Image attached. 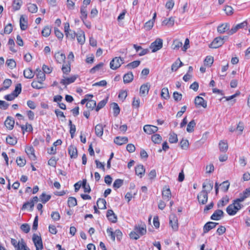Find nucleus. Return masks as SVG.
<instances>
[{
	"mask_svg": "<svg viewBox=\"0 0 250 250\" xmlns=\"http://www.w3.org/2000/svg\"><path fill=\"white\" fill-rule=\"evenodd\" d=\"M64 32L65 37L68 40L74 41L75 38H77L78 42L81 44L83 45L85 42V36L84 32L79 29L77 33L75 31L70 29L69 23L65 22L64 26Z\"/></svg>",
	"mask_w": 250,
	"mask_h": 250,
	"instance_id": "obj_1",
	"label": "nucleus"
},
{
	"mask_svg": "<svg viewBox=\"0 0 250 250\" xmlns=\"http://www.w3.org/2000/svg\"><path fill=\"white\" fill-rule=\"evenodd\" d=\"M146 225L144 222H141L139 224L134 226V230L129 233V236L132 239L137 240L140 236L146 234Z\"/></svg>",
	"mask_w": 250,
	"mask_h": 250,
	"instance_id": "obj_2",
	"label": "nucleus"
},
{
	"mask_svg": "<svg viewBox=\"0 0 250 250\" xmlns=\"http://www.w3.org/2000/svg\"><path fill=\"white\" fill-rule=\"evenodd\" d=\"M243 207L244 205L241 204V202L237 198L233 200L232 203L227 207L226 212L229 215L233 216Z\"/></svg>",
	"mask_w": 250,
	"mask_h": 250,
	"instance_id": "obj_3",
	"label": "nucleus"
},
{
	"mask_svg": "<svg viewBox=\"0 0 250 250\" xmlns=\"http://www.w3.org/2000/svg\"><path fill=\"white\" fill-rule=\"evenodd\" d=\"M11 243L16 250H30L27 247L23 239H21L20 241H17L15 239L12 238L11 239Z\"/></svg>",
	"mask_w": 250,
	"mask_h": 250,
	"instance_id": "obj_4",
	"label": "nucleus"
},
{
	"mask_svg": "<svg viewBox=\"0 0 250 250\" xmlns=\"http://www.w3.org/2000/svg\"><path fill=\"white\" fill-rule=\"evenodd\" d=\"M228 38L227 36H224L223 37H217L215 38L212 42L209 45V47L210 48H218L221 47L224 43V39Z\"/></svg>",
	"mask_w": 250,
	"mask_h": 250,
	"instance_id": "obj_5",
	"label": "nucleus"
},
{
	"mask_svg": "<svg viewBox=\"0 0 250 250\" xmlns=\"http://www.w3.org/2000/svg\"><path fill=\"white\" fill-rule=\"evenodd\" d=\"M124 62V60L121 57H116L114 58L110 62V68L112 70H116L119 68Z\"/></svg>",
	"mask_w": 250,
	"mask_h": 250,
	"instance_id": "obj_6",
	"label": "nucleus"
},
{
	"mask_svg": "<svg viewBox=\"0 0 250 250\" xmlns=\"http://www.w3.org/2000/svg\"><path fill=\"white\" fill-rule=\"evenodd\" d=\"M39 198L37 196H34L29 201L25 202L21 208V210H25L29 208L30 211H32L34 208V204L38 202Z\"/></svg>",
	"mask_w": 250,
	"mask_h": 250,
	"instance_id": "obj_7",
	"label": "nucleus"
},
{
	"mask_svg": "<svg viewBox=\"0 0 250 250\" xmlns=\"http://www.w3.org/2000/svg\"><path fill=\"white\" fill-rule=\"evenodd\" d=\"M163 47V40L160 38L157 39L154 42H152L150 45V48L152 52H155L161 49Z\"/></svg>",
	"mask_w": 250,
	"mask_h": 250,
	"instance_id": "obj_8",
	"label": "nucleus"
},
{
	"mask_svg": "<svg viewBox=\"0 0 250 250\" xmlns=\"http://www.w3.org/2000/svg\"><path fill=\"white\" fill-rule=\"evenodd\" d=\"M66 76L67 75H63V79L60 81V83L65 86L74 83L78 77V75H72L69 77H66Z\"/></svg>",
	"mask_w": 250,
	"mask_h": 250,
	"instance_id": "obj_9",
	"label": "nucleus"
},
{
	"mask_svg": "<svg viewBox=\"0 0 250 250\" xmlns=\"http://www.w3.org/2000/svg\"><path fill=\"white\" fill-rule=\"evenodd\" d=\"M169 225L174 231L178 230L179 228L178 218L175 214L169 216Z\"/></svg>",
	"mask_w": 250,
	"mask_h": 250,
	"instance_id": "obj_10",
	"label": "nucleus"
},
{
	"mask_svg": "<svg viewBox=\"0 0 250 250\" xmlns=\"http://www.w3.org/2000/svg\"><path fill=\"white\" fill-rule=\"evenodd\" d=\"M162 198L164 200L168 201L170 200L172 195L170 188L168 186L164 187L162 190Z\"/></svg>",
	"mask_w": 250,
	"mask_h": 250,
	"instance_id": "obj_11",
	"label": "nucleus"
},
{
	"mask_svg": "<svg viewBox=\"0 0 250 250\" xmlns=\"http://www.w3.org/2000/svg\"><path fill=\"white\" fill-rule=\"evenodd\" d=\"M33 241L36 247V250H42L43 244L42 238L40 236L34 234L33 236Z\"/></svg>",
	"mask_w": 250,
	"mask_h": 250,
	"instance_id": "obj_12",
	"label": "nucleus"
},
{
	"mask_svg": "<svg viewBox=\"0 0 250 250\" xmlns=\"http://www.w3.org/2000/svg\"><path fill=\"white\" fill-rule=\"evenodd\" d=\"M25 151L31 160L35 161L37 159L35 154V149L32 146H26L25 148Z\"/></svg>",
	"mask_w": 250,
	"mask_h": 250,
	"instance_id": "obj_13",
	"label": "nucleus"
},
{
	"mask_svg": "<svg viewBox=\"0 0 250 250\" xmlns=\"http://www.w3.org/2000/svg\"><path fill=\"white\" fill-rule=\"evenodd\" d=\"M197 199L199 203L204 205L207 203L208 199V194L205 190H202L197 196Z\"/></svg>",
	"mask_w": 250,
	"mask_h": 250,
	"instance_id": "obj_14",
	"label": "nucleus"
},
{
	"mask_svg": "<svg viewBox=\"0 0 250 250\" xmlns=\"http://www.w3.org/2000/svg\"><path fill=\"white\" fill-rule=\"evenodd\" d=\"M194 104L196 107H203L206 108L207 106L206 101L200 96H196L194 100Z\"/></svg>",
	"mask_w": 250,
	"mask_h": 250,
	"instance_id": "obj_15",
	"label": "nucleus"
},
{
	"mask_svg": "<svg viewBox=\"0 0 250 250\" xmlns=\"http://www.w3.org/2000/svg\"><path fill=\"white\" fill-rule=\"evenodd\" d=\"M143 129L146 134H152L158 131V128L155 125H144Z\"/></svg>",
	"mask_w": 250,
	"mask_h": 250,
	"instance_id": "obj_16",
	"label": "nucleus"
},
{
	"mask_svg": "<svg viewBox=\"0 0 250 250\" xmlns=\"http://www.w3.org/2000/svg\"><path fill=\"white\" fill-rule=\"evenodd\" d=\"M54 58L57 62L60 64L66 62L65 61L66 57L65 54L60 51L55 53Z\"/></svg>",
	"mask_w": 250,
	"mask_h": 250,
	"instance_id": "obj_17",
	"label": "nucleus"
},
{
	"mask_svg": "<svg viewBox=\"0 0 250 250\" xmlns=\"http://www.w3.org/2000/svg\"><path fill=\"white\" fill-rule=\"evenodd\" d=\"M61 69L63 75H68L71 71V62L68 61L63 63Z\"/></svg>",
	"mask_w": 250,
	"mask_h": 250,
	"instance_id": "obj_18",
	"label": "nucleus"
},
{
	"mask_svg": "<svg viewBox=\"0 0 250 250\" xmlns=\"http://www.w3.org/2000/svg\"><path fill=\"white\" fill-rule=\"evenodd\" d=\"M218 224V223L216 222H207L203 227V233L204 234L208 233L209 230L215 228Z\"/></svg>",
	"mask_w": 250,
	"mask_h": 250,
	"instance_id": "obj_19",
	"label": "nucleus"
},
{
	"mask_svg": "<svg viewBox=\"0 0 250 250\" xmlns=\"http://www.w3.org/2000/svg\"><path fill=\"white\" fill-rule=\"evenodd\" d=\"M150 84L148 83L142 84L140 88V95L145 96L148 94L150 89Z\"/></svg>",
	"mask_w": 250,
	"mask_h": 250,
	"instance_id": "obj_20",
	"label": "nucleus"
},
{
	"mask_svg": "<svg viewBox=\"0 0 250 250\" xmlns=\"http://www.w3.org/2000/svg\"><path fill=\"white\" fill-rule=\"evenodd\" d=\"M106 216L108 220L113 223L117 222V217L112 209L107 210Z\"/></svg>",
	"mask_w": 250,
	"mask_h": 250,
	"instance_id": "obj_21",
	"label": "nucleus"
},
{
	"mask_svg": "<svg viewBox=\"0 0 250 250\" xmlns=\"http://www.w3.org/2000/svg\"><path fill=\"white\" fill-rule=\"evenodd\" d=\"M128 141L127 137L117 136L114 139V143L118 146H122L126 144Z\"/></svg>",
	"mask_w": 250,
	"mask_h": 250,
	"instance_id": "obj_22",
	"label": "nucleus"
},
{
	"mask_svg": "<svg viewBox=\"0 0 250 250\" xmlns=\"http://www.w3.org/2000/svg\"><path fill=\"white\" fill-rule=\"evenodd\" d=\"M20 25L21 30H25L28 27V22L27 17L25 15H21L20 20Z\"/></svg>",
	"mask_w": 250,
	"mask_h": 250,
	"instance_id": "obj_23",
	"label": "nucleus"
},
{
	"mask_svg": "<svg viewBox=\"0 0 250 250\" xmlns=\"http://www.w3.org/2000/svg\"><path fill=\"white\" fill-rule=\"evenodd\" d=\"M213 182L210 180H206L205 182L203 184V189L202 190H205L208 194L212 190L213 188Z\"/></svg>",
	"mask_w": 250,
	"mask_h": 250,
	"instance_id": "obj_24",
	"label": "nucleus"
},
{
	"mask_svg": "<svg viewBox=\"0 0 250 250\" xmlns=\"http://www.w3.org/2000/svg\"><path fill=\"white\" fill-rule=\"evenodd\" d=\"M14 124L15 121L14 119L10 116H8L4 122L6 127L9 130H12L14 127Z\"/></svg>",
	"mask_w": 250,
	"mask_h": 250,
	"instance_id": "obj_25",
	"label": "nucleus"
},
{
	"mask_svg": "<svg viewBox=\"0 0 250 250\" xmlns=\"http://www.w3.org/2000/svg\"><path fill=\"white\" fill-rule=\"evenodd\" d=\"M224 212L222 210H216L210 217V219L213 220H219L223 216Z\"/></svg>",
	"mask_w": 250,
	"mask_h": 250,
	"instance_id": "obj_26",
	"label": "nucleus"
},
{
	"mask_svg": "<svg viewBox=\"0 0 250 250\" xmlns=\"http://www.w3.org/2000/svg\"><path fill=\"white\" fill-rule=\"evenodd\" d=\"M135 173L137 175L142 178L145 173V168L143 165H138L135 167Z\"/></svg>",
	"mask_w": 250,
	"mask_h": 250,
	"instance_id": "obj_27",
	"label": "nucleus"
},
{
	"mask_svg": "<svg viewBox=\"0 0 250 250\" xmlns=\"http://www.w3.org/2000/svg\"><path fill=\"white\" fill-rule=\"evenodd\" d=\"M68 154L71 158H76L78 156L77 149L76 146L71 145L68 149Z\"/></svg>",
	"mask_w": 250,
	"mask_h": 250,
	"instance_id": "obj_28",
	"label": "nucleus"
},
{
	"mask_svg": "<svg viewBox=\"0 0 250 250\" xmlns=\"http://www.w3.org/2000/svg\"><path fill=\"white\" fill-rule=\"evenodd\" d=\"M31 86L35 89H40L45 87L43 82L34 80L31 83Z\"/></svg>",
	"mask_w": 250,
	"mask_h": 250,
	"instance_id": "obj_29",
	"label": "nucleus"
},
{
	"mask_svg": "<svg viewBox=\"0 0 250 250\" xmlns=\"http://www.w3.org/2000/svg\"><path fill=\"white\" fill-rule=\"evenodd\" d=\"M229 24L228 23H224L217 27V31L220 34H223L229 29Z\"/></svg>",
	"mask_w": 250,
	"mask_h": 250,
	"instance_id": "obj_30",
	"label": "nucleus"
},
{
	"mask_svg": "<svg viewBox=\"0 0 250 250\" xmlns=\"http://www.w3.org/2000/svg\"><path fill=\"white\" fill-rule=\"evenodd\" d=\"M96 135L97 137H101L103 136L104 133V126L101 124H97L95 127Z\"/></svg>",
	"mask_w": 250,
	"mask_h": 250,
	"instance_id": "obj_31",
	"label": "nucleus"
},
{
	"mask_svg": "<svg viewBox=\"0 0 250 250\" xmlns=\"http://www.w3.org/2000/svg\"><path fill=\"white\" fill-rule=\"evenodd\" d=\"M133 75L131 72L125 74L123 76V81L125 83H131L133 80Z\"/></svg>",
	"mask_w": 250,
	"mask_h": 250,
	"instance_id": "obj_32",
	"label": "nucleus"
},
{
	"mask_svg": "<svg viewBox=\"0 0 250 250\" xmlns=\"http://www.w3.org/2000/svg\"><path fill=\"white\" fill-rule=\"evenodd\" d=\"M106 202L104 199L99 198L97 201L96 206L99 209H105L106 208Z\"/></svg>",
	"mask_w": 250,
	"mask_h": 250,
	"instance_id": "obj_33",
	"label": "nucleus"
},
{
	"mask_svg": "<svg viewBox=\"0 0 250 250\" xmlns=\"http://www.w3.org/2000/svg\"><path fill=\"white\" fill-rule=\"evenodd\" d=\"M162 24L163 26H167L172 27L174 24V19L171 17L168 19H166L162 22Z\"/></svg>",
	"mask_w": 250,
	"mask_h": 250,
	"instance_id": "obj_34",
	"label": "nucleus"
},
{
	"mask_svg": "<svg viewBox=\"0 0 250 250\" xmlns=\"http://www.w3.org/2000/svg\"><path fill=\"white\" fill-rule=\"evenodd\" d=\"M250 196V187L246 188L242 193L240 194V197L238 199L242 202L245 199Z\"/></svg>",
	"mask_w": 250,
	"mask_h": 250,
	"instance_id": "obj_35",
	"label": "nucleus"
},
{
	"mask_svg": "<svg viewBox=\"0 0 250 250\" xmlns=\"http://www.w3.org/2000/svg\"><path fill=\"white\" fill-rule=\"evenodd\" d=\"M23 75L25 78L32 79L34 76V72L30 68H27L24 70Z\"/></svg>",
	"mask_w": 250,
	"mask_h": 250,
	"instance_id": "obj_36",
	"label": "nucleus"
},
{
	"mask_svg": "<svg viewBox=\"0 0 250 250\" xmlns=\"http://www.w3.org/2000/svg\"><path fill=\"white\" fill-rule=\"evenodd\" d=\"M182 62L180 61V59L178 58L174 63L171 65V71H176L179 67L183 65Z\"/></svg>",
	"mask_w": 250,
	"mask_h": 250,
	"instance_id": "obj_37",
	"label": "nucleus"
},
{
	"mask_svg": "<svg viewBox=\"0 0 250 250\" xmlns=\"http://www.w3.org/2000/svg\"><path fill=\"white\" fill-rule=\"evenodd\" d=\"M80 18L82 21L86 20L87 17V12L86 6L82 5L80 9Z\"/></svg>",
	"mask_w": 250,
	"mask_h": 250,
	"instance_id": "obj_38",
	"label": "nucleus"
},
{
	"mask_svg": "<svg viewBox=\"0 0 250 250\" xmlns=\"http://www.w3.org/2000/svg\"><path fill=\"white\" fill-rule=\"evenodd\" d=\"M20 126L21 129L23 134H24L25 132H31L33 131V127L30 124L27 123L25 125H20Z\"/></svg>",
	"mask_w": 250,
	"mask_h": 250,
	"instance_id": "obj_39",
	"label": "nucleus"
},
{
	"mask_svg": "<svg viewBox=\"0 0 250 250\" xmlns=\"http://www.w3.org/2000/svg\"><path fill=\"white\" fill-rule=\"evenodd\" d=\"M6 143L11 145L14 146L17 143V138L15 136L8 135L6 138Z\"/></svg>",
	"mask_w": 250,
	"mask_h": 250,
	"instance_id": "obj_40",
	"label": "nucleus"
},
{
	"mask_svg": "<svg viewBox=\"0 0 250 250\" xmlns=\"http://www.w3.org/2000/svg\"><path fill=\"white\" fill-rule=\"evenodd\" d=\"M104 63L101 62L90 69L89 72L91 74H94L96 72L100 70L103 67Z\"/></svg>",
	"mask_w": 250,
	"mask_h": 250,
	"instance_id": "obj_41",
	"label": "nucleus"
},
{
	"mask_svg": "<svg viewBox=\"0 0 250 250\" xmlns=\"http://www.w3.org/2000/svg\"><path fill=\"white\" fill-rule=\"evenodd\" d=\"M219 147L221 151H227L228 148V145L227 141H225L223 140L220 141L219 144Z\"/></svg>",
	"mask_w": 250,
	"mask_h": 250,
	"instance_id": "obj_42",
	"label": "nucleus"
},
{
	"mask_svg": "<svg viewBox=\"0 0 250 250\" xmlns=\"http://www.w3.org/2000/svg\"><path fill=\"white\" fill-rule=\"evenodd\" d=\"M151 140L155 144H160L162 141V138L159 134H154L151 136Z\"/></svg>",
	"mask_w": 250,
	"mask_h": 250,
	"instance_id": "obj_43",
	"label": "nucleus"
},
{
	"mask_svg": "<svg viewBox=\"0 0 250 250\" xmlns=\"http://www.w3.org/2000/svg\"><path fill=\"white\" fill-rule=\"evenodd\" d=\"M229 202V199L228 196L223 197L221 200L219 201L217 203V206L218 208L223 207L226 206Z\"/></svg>",
	"mask_w": 250,
	"mask_h": 250,
	"instance_id": "obj_44",
	"label": "nucleus"
},
{
	"mask_svg": "<svg viewBox=\"0 0 250 250\" xmlns=\"http://www.w3.org/2000/svg\"><path fill=\"white\" fill-rule=\"evenodd\" d=\"M22 4V0H14L12 7L14 11L19 10Z\"/></svg>",
	"mask_w": 250,
	"mask_h": 250,
	"instance_id": "obj_45",
	"label": "nucleus"
},
{
	"mask_svg": "<svg viewBox=\"0 0 250 250\" xmlns=\"http://www.w3.org/2000/svg\"><path fill=\"white\" fill-rule=\"evenodd\" d=\"M6 65L10 69H13L16 67V62L13 59H7L6 61Z\"/></svg>",
	"mask_w": 250,
	"mask_h": 250,
	"instance_id": "obj_46",
	"label": "nucleus"
},
{
	"mask_svg": "<svg viewBox=\"0 0 250 250\" xmlns=\"http://www.w3.org/2000/svg\"><path fill=\"white\" fill-rule=\"evenodd\" d=\"M96 105V102L95 100H92L91 101H87L86 104V107L90 110H92L95 109Z\"/></svg>",
	"mask_w": 250,
	"mask_h": 250,
	"instance_id": "obj_47",
	"label": "nucleus"
},
{
	"mask_svg": "<svg viewBox=\"0 0 250 250\" xmlns=\"http://www.w3.org/2000/svg\"><path fill=\"white\" fill-rule=\"evenodd\" d=\"M51 32V27L48 25L45 26L42 30V34L43 36L47 37L50 35Z\"/></svg>",
	"mask_w": 250,
	"mask_h": 250,
	"instance_id": "obj_48",
	"label": "nucleus"
},
{
	"mask_svg": "<svg viewBox=\"0 0 250 250\" xmlns=\"http://www.w3.org/2000/svg\"><path fill=\"white\" fill-rule=\"evenodd\" d=\"M182 42L180 41L178 39H175L173 41L172 43V48L174 50H178L182 46Z\"/></svg>",
	"mask_w": 250,
	"mask_h": 250,
	"instance_id": "obj_49",
	"label": "nucleus"
},
{
	"mask_svg": "<svg viewBox=\"0 0 250 250\" xmlns=\"http://www.w3.org/2000/svg\"><path fill=\"white\" fill-rule=\"evenodd\" d=\"M124 183V180L120 179H117L115 180L113 184V187L115 190L120 188Z\"/></svg>",
	"mask_w": 250,
	"mask_h": 250,
	"instance_id": "obj_50",
	"label": "nucleus"
},
{
	"mask_svg": "<svg viewBox=\"0 0 250 250\" xmlns=\"http://www.w3.org/2000/svg\"><path fill=\"white\" fill-rule=\"evenodd\" d=\"M196 125V123L194 120H192L188 124L187 131L191 133L193 132L194 128Z\"/></svg>",
	"mask_w": 250,
	"mask_h": 250,
	"instance_id": "obj_51",
	"label": "nucleus"
},
{
	"mask_svg": "<svg viewBox=\"0 0 250 250\" xmlns=\"http://www.w3.org/2000/svg\"><path fill=\"white\" fill-rule=\"evenodd\" d=\"M36 79L41 82H44L45 80V73L43 71L39 70L36 75Z\"/></svg>",
	"mask_w": 250,
	"mask_h": 250,
	"instance_id": "obj_52",
	"label": "nucleus"
},
{
	"mask_svg": "<svg viewBox=\"0 0 250 250\" xmlns=\"http://www.w3.org/2000/svg\"><path fill=\"white\" fill-rule=\"evenodd\" d=\"M16 163L18 166L23 167L26 164V160L23 157H18L16 159Z\"/></svg>",
	"mask_w": 250,
	"mask_h": 250,
	"instance_id": "obj_53",
	"label": "nucleus"
},
{
	"mask_svg": "<svg viewBox=\"0 0 250 250\" xmlns=\"http://www.w3.org/2000/svg\"><path fill=\"white\" fill-rule=\"evenodd\" d=\"M214 62L213 57L211 56H208L204 60V64L208 66H211Z\"/></svg>",
	"mask_w": 250,
	"mask_h": 250,
	"instance_id": "obj_54",
	"label": "nucleus"
},
{
	"mask_svg": "<svg viewBox=\"0 0 250 250\" xmlns=\"http://www.w3.org/2000/svg\"><path fill=\"white\" fill-rule=\"evenodd\" d=\"M67 204L69 207H74L77 205V202L76 198L70 197L68 198Z\"/></svg>",
	"mask_w": 250,
	"mask_h": 250,
	"instance_id": "obj_55",
	"label": "nucleus"
},
{
	"mask_svg": "<svg viewBox=\"0 0 250 250\" xmlns=\"http://www.w3.org/2000/svg\"><path fill=\"white\" fill-rule=\"evenodd\" d=\"M161 96L162 98L165 99H168L169 98V92L167 87L162 88L161 92Z\"/></svg>",
	"mask_w": 250,
	"mask_h": 250,
	"instance_id": "obj_56",
	"label": "nucleus"
},
{
	"mask_svg": "<svg viewBox=\"0 0 250 250\" xmlns=\"http://www.w3.org/2000/svg\"><path fill=\"white\" fill-rule=\"evenodd\" d=\"M168 141L171 144L176 143L178 142L177 134L173 132L170 133L169 134Z\"/></svg>",
	"mask_w": 250,
	"mask_h": 250,
	"instance_id": "obj_57",
	"label": "nucleus"
},
{
	"mask_svg": "<svg viewBox=\"0 0 250 250\" xmlns=\"http://www.w3.org/2000/svg\"><path fill=\"white\" fill-rule=\"evenodd\" d=\"M9 50L12 52L15 53L17 50L15 48V44L13 39H9L8 42Z\"/></svg>",
	"mask_w": 250,
	"mask_h": 250,
	"instance_id": "obj_58",
	"label": "nucleus"
},
{
	"mask_svg": "<svg viewBox=\"0 0 250 250\" xmlns=\"http://www.w3.org/2000/svg\"><path fill=\"white\" fill-rule=\"evenodd\" d=\"M69 125L70 128L69 132L71 135V137L73 138L76 132V126L75 125L72 124V121L70 120H69Z\"/></svg>",
	"mask_w": 250,
	"mask_h": 250,
	"instance_id": "obj_59",
	"label": "nucleus"
},
{
	"mask_svg": "<svg viewBox=\"0 0 250 250\" xmlns=\"http://www.w3.org/2000/svg\"><path fill=\"white\" fill-rule=\"evenodd\" d=\"M82 187L84 192L89 193L91 191L90 187L88 184H87V181L85 179L83 180Z\"/></svg>",
	"mask_w": 250,
	"mask_h": 250,
	"instance_id": "obj_60",
	"label": "nucleus"
},
{
	"mask_svg": "<svg viewBox=\"0 0 250 250\" xmlns=\"http://www.w3.org/2000/svg\"><path fill=\"white\" fill-rule=\"evenodd\" d=\"M28 10L32 13H35L38 11V7L36 4L30 3L28 4Z\"/></svg>",
	"mask_w": 250,
	"mask_h": 250,
	"instance_id": "obj_61",
	"label": "nucleus"
},
{
	"mask_svg": "<svg viewBox=\"0 0 250 250\" xmlns=\"http://www.w3.org/2000/svg\"><path fill=\"white\" fill-rule=\"evenodd\" d=\"M154 24V22L153 21L149 20L145 23L144 28L146 30H150L153 27Z\"/></svg>",
	"mask_w": 250,
	"mask_h": 250,
	"instance_id": "obj_62",
	"label": "nucleus"
},
{
	"mask_svg": "<svg viewBox=\"0 0 250 250\" xmlns=\"http://www.w3.org/2000/svg\"><path fill=\"white\" fill-rule=\"evenodd\" d=\"M40 197L42 203L45 204L50 199L51 195H47L45 193H42L40 195Z\"/></svg>",
	"mask_w": 250,
	"mask_h": 250,
	"instance_id": "obj_63",
	"label": "nucleus"
},
{
	"mask_svg": "<svg viewBox=\"0 0 250 250\" xmlns=\"http://www.w3.org/2000/svg\"><path fill=\"white\" fill-rule=\"evenodd\" d=\"M21 91V84L20 83H17L16 85L15 90L12 93L17 97Z\"/></svg>",
	"mask_w": 250,
	"mask_h": 250,
	"instance_id": "obj_64",
	"label": "nucleus"
}]
</instances>
